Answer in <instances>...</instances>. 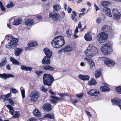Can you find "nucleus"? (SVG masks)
Returning <instances> with one entry per match:
<instances>
[{
  "label": "nucleus",
  "mask_w": 121,
  "mask_h": 121,
  "mask_svg": "<svg viewBox=\"0 0 121 121\" xmlns=\"http://www.w3.org/2000/svg\"><path fill=\"white\" fill-rule=\"evenodd\" d=\"M65 44L64 38L62 36L55 37L51 42L52 46L56 48H59L61 47Z\"/></svg>",
  "instance_id": "f257e3e1"
},
{
  "label": "nucleus",
  "mask_w": 121,
  "mask_h": 121,
  "mask_svg": "<svg viewBox=\"0 0 121 121\" xmlns=\"http://www.w3.org/2000/svg\"><path fill=\"white\" fill-rule=\"evenodd\" d=\"M43 81L45 85L51 86L54 81V79L52 76L50 74L44 73L43 77Z\"/></svg>",
  "instance_id": "f03ea898"
},
{
  "label": "nucleus",
  "mask_w": 121,
  "mask_h": 121,
  "mask_svg": "<svg viewBox=\"0 0 121 121\" xmlns=\"http://www.w3.org/2000/svg\"><path fill=\"white\" fill-rule=\"evenodd\" d=\"M98 52L97 49L92 45H89L87 49L85 51L86 56L91 57L95 56V54L97 53Z\"/></svg>",
  "instance_id": "7ed1b4c3"
},
{
  "label": "nucleus",
  "mask_w": 121,
  "mask_h": 121,
  "mask_svg": "<svg viewBox=\"0 0 121 121\" xmlns=\"http://www.w3.org/2000/svg\"><path fill=\"white\" fill-rule=\"evenodd\" d=\"M111 45V42H108L101 46V50L104 55H106L110 54L113 51V50L110 48Z\"/></svg>",
  "instance_id": "20e7f679"
},
{
  "label": "nucleus",
  "mask_w": 121,
  "mask_h": 121,
  "mask_svg": "<svg viewBox=\"0 0 121 121\" xmlns=\"http://www.w3.org/2000/svg\"><path fill=\"white\" fill-rule=\"evenodd\" d=\"M10 38L13 39L6 45V47L9 49H13L16 47L18 45V40L17 38H14L13 36L9 35Z\"/></svg>",
  "instance_id": "39448f33"
},
{
  "label": "nucleus",
  "mask_w": 121,
  "mask_h": 121,
  "mask_svg": "<svg viewBox=\"0 0 121 121\" xmlns=\"http://www.w3.org/2000/svg\"><path fill=\"white\" fill-rule=\"evenodd\" d=\"M108 38V35L104 32L99 33L97 36L98 41L99 43H104L106 42Z\"/></svg>",
  "instance_id": "423d86ee"
},
{
  "label": "nucleus",
  "mask_w": 121,
  "mask_h": 121,
  "mask_svg": "<svg viewBox=\"0 0 121 121\" xmlns=\"http://www.w3.org/2000/svg\"><path fill=\"white\" fill-rule=\"evenodd\" d=\"M53 11L50 13L49 16L50 18L54 21H58L60 18L59 15L56 12Z\"/></svg>",
  "instance_id": "0eeeda50"
},
{
  "label": "nucleus",
  "mask_w": 121,
  "mask_h": 121,
  "mask_svg": "<svg viewBox=\"0 0 121 121\" xmlns=\"http://www.w3.org/2000/svg\"><path fill=\"white\" fill-rule=\"evenodd\" d=\"M39 95V93L37 91H33L30 95V100L32 101L35 102L38 99Z\"/></svg>",
  "instance_id": "6e6552de"
},
{
  "label": "nucleus",
  "mask_w": 121,
  "mask_h": 121,
  "mask_svg": "<svg viewBox=\"0 0 121 121\" xmlns=\"http://www.w3.org/2000/svg\"><path fill=\"white\" fill-rule=\"evenodd\" d=\"M112 104L113 105L118 106L121 110V99L118 98H114L111 100Z\"/></svg>",
  "instance_id": "1a4fd4ad"
},
{
  "label": "nucleus",
  "mask_w": 121,
  "mask_h": 121,
  "mask_svg": "<svg viewBox=\"0 0 121 121\" xmlns=\"http://www.w3.org/2000/svg\"><path fill=\"white\" fill-rule=\"evenodd\" d=\"M104 61L105 64L108 66H113L115 64V63L114 61L110 60L108 58H105Z\"/></svg>",
  "instance_id": "9d476101"
},
{
  "label": "nucleus",
  "mask_w": 121,
  "mask_h": 121,
  "mask_svg": "<svg viewBox=\"0 0 121 121\" xmlns=\"http://www.w3.org/2000/svg\"><path fill=\"white\" fill-rule=\"evenodd\" d=\"M112 15L113 17L117 20L119 19L121 14L117 8H115L112 10Z\"/></svg>",
  "instance_id": "9b49d317"
},
{
  "label": "nucleus",
  "mask_w": 121,
  "mask_h": 121,
  "mask_svg": "<svg viewBox=\"0 0 121 121\" xmlns=\"http://www.w3.org/2000/svg\"><path fill=\"white\" fill-rule=\"evenodd\" d=\"M91 57L87 56L86 57L85 60L89 64L90 68H94L95 67V64L94 62L90 59Z\"/></svg>",
  "instance_id": "f8f14e48"
},
{
  "label": "nucleus",
  "mask_w": 121,
  "mask_h": 121,
  "mask_svg": "<svg viewBox=\"0 0 121 121\" xmlns=\"http://www.w3.org/2000/svg\"><path fill=\"white\" fill-rule=\"evenodd\" d=\"M42 108L45 111L48 112L52 109V106L49 103H47L43 105Z\"/></svg>",
  "instance_id": "ddd939ff"
},
{
  "label": "nucleus",
  "mask_w": 121,
  "mask_h": 121,
  "mask_svg": "<svg viewBox=\"0 0 121 121\" xmlns=\"http://www.w3.org/2000/svg\"><path fill=\"white\" fill-rule=\"evenodd\" d=\"M43 51L46 56L48 58H51L52 55V53L51 51L47 48H45L43 49Z\"/></svg>",
  "instance_id": "4468645a"
},
{
  "label": "nucleus",
  "mask_w": 121,
  "mask_h": 121,
  "mask_svg": "<svg viewBox=\"0 0 121 121\" xmlns=\"http://www.w3.org/2000/svg\"><path fill=\"white\" fill-rule=\"evenodd\" d=\"M99 92L98 90H92L87 92L88 95L91 96H98L99 94Z\"/></svg>",
  "instance_id": "2eb2a0df"
},
{
  "label": "nucleus",
  "mask_w": 121,
  "mask_h": 121,
  "mask_svg": "<svg viewBox=\"0 0 121 121\" xmlns=\"http://www.w3.org/2000/svg\"><path fill=\"white\" fill-rule=\"evenodd\" d=\"M0 77L4 79H6L7 78H14L13 75L10 73L6 74L5 73L0 74Z\"/></svg>",
  "instance_id": "dca6fc26"
},
{
  "label": "nucleus",
  "mask_w": 121,
  "mask_h": 121,
  "mask_svg": "<svg viewBox=\"0 0 121 121\" xmlns=\"http://www.w3.org/2000/svg\"><path fill=\"white\" fill-rule=\"evenodd\" d=\"M50 97L52 98V99H50V101L51 103L53 104H55L57 102V100H58L60 101H61V99H60V98L59 97H57L56 96L51 95Z\"/></svg>",
  "instance_id": "f3484780"
},
{
  "label": "nucleus",
  "mask_w": 121,
  "mask_h": 121,
  "mask_svg": "<svg viewBox=\"0 0 121 121\" xmlns=\"http://www.w3.org/2000/svg\"><path fill=\"white\" fill-rule=\"evenodd\" d=\"M15 47L14 49V54L16 56H18L21 54L23 51L22 48Z\"/></svg>",
  "instance_id": "a211bd4d"
},
{
  "label": "nucleus",
  "mask_w": 121,
  "mask_h": 121,
  "mask_svg": "<svg viewBox=\"0 0 121 121\" xmlns=\"http://www.w3.org/2000/svg\"><path fill=\"white\" fill-rule=\"evenodd\" d=\"M50 58L45 56H44L42 60V64L43 65L46 64L48 65L50 64Z\"/></svg>",
  "instance_id": "6ab92c4d"
},
{
  "label": "nucleus",
  "mask_w": 121,
  "mask_h": 121,
  "mask_svg": "<svg viewBox=\"0 0 121 121\" xmlns=\"http://www.w3.org/2000/svg\"><path fill=\"white\" fill-rule=\"evenodd\" d=\"M22 19L21 17L15 19L13 22V24L15 26L19 25L22 23Z\"/></svg>",
  "instance_id": "aec40b11"
},
{
  "label": "nucleus",
  "mask_w": 121,
  "mask_h": 121,
  "mask_svg": "<svg viewBox=\"0 0 121 121\" xmlns=\"http://www.w3.org/2000/svg\"><path fill=\"white\" fill-rule=\"evenodd\" d=\"M104 86H102L100 88L101 91L106 92V91H109L110 90V89L108 86V84L105 83Z\"/></svg>",
  "instance_id": "412c9836"
},
{
  "label": "nucleus",
  "mask_w": 121,
  "mask_h": 121,
  "mask_svg": "<svg viewBox=\"0 0 121 121\" xmlns=\"http://www.w3.org/2000/svg\"><path fill=\"white\" fill-rule=\"evenodd\" d=\"M80 79L84 81H88L90 78V77L88 75H83L80 74L78 77Z\"/></svg>",
  "instance_id": "4be33fe9"
},
{
  "label": "nucleus",
  "mask_w": 121,
  "mask_h": 121,
  "mask_svg": "<svg viewBox=\"0 0 121 121\" xmlns=\"http://www.w3.org/2000/svg\"><path fill=\"white\" fill-rule=\"evenodd\" d=\"M103 11L109 17H112V15L110 12V10L109 8L107 7H104L103 9Z\"/></svg>",
  "instance_id": "5701e85b"
},
{
  "label": "nucleus",
  "mask_w": 121,
  "mask_h": 121,
  "mask_svg": "<svg viewBox=\"0 0 121 121\" xmlns=\"http://www.w3.org/2000/svg\"><path fill=\"white\" fill-rule=\"evenodd\" d=\"M34 21L33 19H28L25 21V25L27 26H30L32 25L34 23Z\"/></svg>",
  "instance_id": "b1692460"
},
{
  "label": "nucleus",
  "mask_w": 121,
  "mask_h": 121,
  "mask_svg": "<svg viewBox=\"0 0 121 121\" xmlns=\"http://www.w3.org/2000/svg\"><path fill=\"white\" fill-rule=\"evenodd\" d=\"M21 69L22 70H24L26 71L28 70L30 72L32 70V67L23 65L21 66Z\"/></svg>",
  "instance_id": "393cba45"
},
{
  "label": "nucleus",
  "mask_w": 121,
  "mask_h": 121,
  "mask_svg": "<svg viewBox=\"0 0 121 121\" xmlns=\"http://www.w3.org/2000/svg\"><path fill=\"white\" fill-rule=\"evenodd\" d=\"M84 38L85 40L87 41H91L92 40V35L90 34L87 32L85 35Z\"/></svg>",
  "instance_id": "a878e982"
},
{
  "label": "nucleus",
  "mask_w": 121,
  "mask_h": 121,
  "mask_svg": "<svg viewBox=\"0 0 121 121\" xmlns=\"http://www.w3.org/2000/svg\"><path fill=\"white\" fill-rule=\"evenodd\" d=\"M33 113L35 116L38 117H40L41 116V114L39 110L36 108H35L34 110Z\"/></svg>",
  "instance_id": "bb28decb"
},
{
  "label": "nucleus",
  "mask_w": 121,
  "mask_h": 121,
  "mask_svg": "<svg viewBox=\"0 0 121 121\" xmlns=\"http://www.w3.org/2000/svg\"><path fill=\"white\" fill-rule=\"evenodd\" d=\"M44 117L46 119H54L55 117L53 114L48 113L45 115Z\"/></svg>",
  "instance_id": "cd10ccee"
},
{
  "label": "nucleus",
  "mask_w": 121,
  "mask_h": 121,
  "mask_svg": "<svg viewBox=\"0 0 121 121\" xmlns=\"http://www.w3.org/2000/svg\"><path fill=\"white\" fill-rule=\"evenodd\" d=\"M64 52H67L71 51L72 49V48L69 46H66L63 48Z\"/></svg>",
  "instance_id": "c85d7f7f"
},
{
  "label": "nucleus",
  "mask_w": 121,
  "mask_h": 121,
  "mask_svg": "<svg viewBox=\"0 0 121 121\" xmlns=\"http://www.w3.org/2000/svg\"><path fill=\"white\" fill-rule=\"evenodd\" d=\"M6 107L8 108L9 110V112L12 115H13L14 114V110L13 109V107L12 106L10 105H6Z\"/></svg>",
  "instance_id": "c756f323"
},
{
  "label": "nucleus",
  "mask_w": 121,
  "mask_h": 121,
  "mask_svg": "<svg viewBox=\"0 0 121 121\" xmlns=\"http://www.w3.org/2000/svg\"><path fill=\"white\" fill-rule=\"evenodd\" d=\"M43 68L44 69L46 70H49L51 71L54 70V68L50 65H44Z\"/></svg>",
  "instance_id": "7c9ffc66"
},
{
  "label": "nucleus",
  "mask_w": 121,
  "mask_h": 121,
  "mask_svg": "<svg viewBox=\"0 0 121 121\" xmlns=\"http://www.w3.org/2000/svg\"><path fill=\"white\" fill-rule=\"evenodd\" d=\"M10 61L12 62V63L14 65H18L20 64V63L18 61L12 57H10Z\"/></svg>",
  "instance_id": "2f4dec72"
},
{
  "label": "nucleus",
  "mask_w": 121,
  "mask_h": 121,
  "mask_svg": "<svg viewBox=\"0 0 121 121\" xmlns=\"http://www.w3.org/2000/svg\"><path fill=\"white\" fill-rule=\"evenodd\" d=\"M101 74V69H99L95 72V75L96 78H98L100 77Z\"/></svg>",
  "instance_id": "473e14b6"
},
{
  "label": "nucleus",
  "mask_w": 121,
  "mask_h": 121,
  "mask_svg": "<svg viewBox=\"0 0 121 121\" xmlns=\"http://www.w3.org/2000/svg\"><path fill=\"white\" fill-rule=\"evenodd\" d=\"M38 43L36 41H32L31 42L28 43V46L29 47H32L37 46Z\"/></svg>",
  "instance_id": "72a5a7b5"
},
{
  "label": "nucleus",
  "mask_w": 121,
  "mask_h": 121,
  "mask_svg": "<svg viewBox=\"0 0 121 121\" xmlns=\"http://www.w3.org/2000/svg\"><path fill=\"white\" fill-rule=\"evenodd\" d=\"M101 4L102 6H109L111 4V3L109 2L104 1L102 2Z\"/></svg>",
  "instance_id": "f704fd0d"
},
{
  "label": "nucleus",
  "mask_w": 121,
  "mask_h": 121,
  "mask_svg": "<svg viewBox=\"0 0 121 121\" xmlns=\"http://www.w3.org/2000/svg\"><path fill=\"white\" fill-rule=\"evenodd\" d=\"M97 83L96 80L92 78L91 80L88 85L90 86H91L93 85H95Z\"/></svg>",
  "instance_id": "c9c22d12"
},
{
  "label": "nucleus",
  "mask_w": 121,
  "mask_h": 121,
  "mask_svg": "<svg viewBox=\"0 0 121 121\" xmlns=\"http://www.w3.org/2000/svg\"><path fill=\"white\" fill-rule=\"evenodd\" d=\"M53 8L54 9V11H58L60 9V7L58 4H56L53 6Z\"/></svg>",
  "instance_id": "e433bc0d"
},
{
  "label": "nucleus",
  "mask_w": 121,
  "mask_h": 121,
  "mask_svg": "<svg viewBox=\"0 0 121 121\" xmlns=\"http://www.w3.org/2000/svg\"><path fill=\"white\" fill-rule=\"evenodd\" d=\"M7 62L6 58L5 57L4 58V60L0 63V67L4 66L7 63Z\"/></svg>",
  "instance_id": "4c0bfd02"
},
{
  "label": "nucleus",
  "mask_w": 121,
  "mask_h": 121,
  "mask_svg": "<svg viewBox=\"0 0 121 121\" xmlns=\"http://www.w3.org/2000/svg\"><path fill=\"white\" fill-rule=\"evenodd\" d=\"M66 33L67 34V35L68 37H71V35H72V31L71 29H70L69 28L67 29L66 30Z\"/></svg>",
  "instance_id": "58836bf2"
},
{
  "label": "nucleus",
  "mask_w": 121,
  "mask_h": 121,
  "mask_svg": "<svg viewBox=\"0 0 121 121\" xmlns=\"http://www.w3.org/2000/svg\"><path fill=\"white\" fill-rule=\"evenodd\" d=\"M115 90L118 94H121V86L116 87Z\"/></svg>",
  "instance_id": "ea45409f"
},
{
  "label": "nucleus",
  "mask_w": 121,
  "mask_h": 121,
  "mask_svg": "<svg viewBox=\"0 0 121 121\" xmlns=\"http://www.w3.org/2000/svg\"><path fill=\"white\" fill-rule=\"evenodd\" d=\"M19 111H15V114L13 116V118H18L19 117Z\"/></svg>",
  "instance_id": "a19ab883"
},
{
  "label": "nucleus",
  "mask_w": 121,
  "mask_h": 121,
  "mask_svg": "<svg viewBox=\"0 0 121 121\" xmlns=\"http://www.w3.org/2000/svg\"><path fill=\"white\" fill-rule=\"evenodd\" d=\"M43 73V71L41 70H36L35 72V73L36 74L38 77L40 76L41 74Z\"/></svg>",
  "instance_id": "79ce46f5"
},
{
  "label": "nucleus",
  "mask_w": 121,
  "mask_h": 121,
  "mask_svg": "<svg viewBox=\"0 0 121 121\" xmlns=\"http://www.w3.org/2000/svg\"><path fill=\"white\" fill-rule=\"evenodd\" d=\"M40 89L44 93H45L48 90V88H45V87L43 86H42L40 87Z\"/></svg>",
  "instance_id": "37998d69"
},
{
  "label": "nucleus",
  "mask_w": 121,
  "mask_h": 121,
  "mask_svg": "<svg viewBox=\"0 0 121 121\" xmlns=\"http://www.w3.org/2000/svg\"><path fill=\"white\" fill-rule=\"evenodd\" d=\"M14 6V4L12 2H10L7 5V8H12Z\"/></svg>",
  "instance_id": "c03bdc74"
},
{
  "label": "nucleus",
  "mask_w": 121,
  "mask_h": 121,
  "mask_svg": "<svg viewBox=\"0 0 121 121\" xmlns=\"http://www.w3.org/2000/svg\"><path fill=\"white\" fill-rule=\"evenodd\" d=\"M0 7L1 9L4 12L5 11V8L4 7L1 1H0Z\"/></svg>",
  "instance_id": "a18cd8bd"
},
{
  "label": "nucleus",
  "mask_w": 121,
  "mask_h": 121,
  "mask_svg": "<svg viewBox=\"0 0 121 121\" xmlns=\"http://www.w3.org/2000/svg\"><path fill=\"white\" fill-rule=\"evenodd\" d=\"M7 97L5 95H3L1 96L0 97V99H2L4 101V102L8 99Z\"/></svg>",
  "instance_id": "49530a36"
},
{
  "label": "nucleus",
  "mask_w": 121,
  "mask_h": 121,
  "mask_svg": "<svg viewBox=\"0 0 121 121\" xmlns=\"http://www.w3.org/2000/svg\"><path fill=\"white\" fill-rule=\"evenodd\" d=\"M73 14H72L71 18L73 20L74 19V17L76 16H77V13L73 11H72Z\"/></svg>",
  "instance_id": "de8ad7c7"
},
{
  "label": "nucleus",
  "mask_w": 121,
  "mask_h": 121,
  "mask_svg": "<svg viewBox=\"0 0 121 121\" xmlns=\"http://www.w3.org/2000/svg\"><path fill=\"white\" fill-rule=\"evenodd\" d=\"M10 90H11L10 91V92H11V91H12V92L13 93H16L18 92L17 90L14 88H11L10 89Z\"/></svg>",
  "instance_id": "09e8293b"
},
{
  "label": "nucleus",
  "mask_w": 121,
  "mask_h": 121,
  "mask_svg": "<svg viewBox=\"0 0 121 121\" xmlns=\"http://www.w3.org/2000/svg\"><path fill=\"white\" fill-rule=\"evenodd\" d=\"M108 27V26L105 25L103 26L102 28V29L104 31L107 32H107H108V31L107 30V29Z\"/></svg>",
  "instance_id": "8fccbe9b"
},
{
  "label": "nucleus",
  "mask_w": 121,
  "mask_h": 121,
  "mask_svg": "<svg viewBox=\"0 0 121 121\" xmlns=\"http://www.w3.org/2000/svg\"><path fill=\"white\" fill-rule=\"evenodd\" d=\"M8 101L11 105L13 106H14L15 103L13 102L12 99L11 98H9L8 99Z\"/></svg>",
  "instance_id": "3c124183"
},
{
  "label": "nucleus",
  "mask_w": 121,
  "mask_h": 121,
  "mask_svg": "<svg viewBox=\"0 0 121 121\" xmlns=\"http://www.w3.org/2000/svg\"><path fill=\"white\" fill-rule=\"evenodd\" d=\"M59 95L62 98H64L65 97V95L68 96L69 95L68 94H64L63 93H60L59 94Z\"/></svg>",
  "instance_id": "603ef678"
},
{
  "label": "nucleus",
  "mask_w": 121,
  "mask_h": 121,
  "mask_svg": "<svg viewBox=\"0 0 121 121\" xmlns=\"http://www.w3.org/2000/svg\"><path fill=\"white\" fill-rule=\"evenodd\" d=\"M21 92L22 96L23 98H24L25 97V92L24 90H21Z\"/></svg>",
  "instance_id": "864d4df0"
},
{
  "label": "nucleus",
  "mask_w": 121,
  "mask_h": 121,
  "mask_svg": "<svg viewBox=\"0 0 121 121\" xmlns=\"http://www.w3.org/2000/svg\"><path fill=\"white\" fill-rule=\"evenodd\" d=\"M83 94H77L76 95V96L78 98H82L83 96Z\"/></svg>",
  "instance_id": "5fc2aeb1"
},
{
  "label": "nucleus",
  "mask_w": 121,
  "mask_h": 121,
  "mask_svg": "<svg viewBox=\"0 0 121 121\" xmlns=\"http://www.w3.org/2000/svg\"><path fill=\"white\" fill-rule=\"evenodd\" d=\"M102 21V19L100 17L98 18L96 20V22L98 23H99Z\"/></svg>",
  "instance_id": "6e6d98bb"
},
{
  "label": "nucleus",
  "mask_w": 121,
  "mask_h": 121,
  "mask_svg": "<svg viewBox=\"0 0 121 121\" xmlns=\"http://www.w3.org/2000/svg\"><path fill=\"white\" fill-rule=\"evenodd\" d=\"M50 88H51V87H50L49 88V91L48 92L52 95H54V93L52 92L51 89H50Z\"/></svg>",
  "instance_id": "4d7b16f0"
},
{
  "label": "nucleus",
  "mask_w": 121,
  "mask_h": 121,
  "mask_svg": "<svg viewBox=\"0 0 121 121\" xmlns=\"http://www.w3.org/2000/svg\"><path fill=\"white\" fill-rule=\"evenodd\" d=\"M36 18L38 20H40L42 18V17L41 16L39 15L36 17Z\"/></svg>",
  "instance_id": "13d9d810"
},
{
  "label": "nucleus",
  "mask_w": 121,
  "mask_h": 121,
  "mask_svg": "<svg viewBox=\"0 0 121 121\" xmlns=\"http://www.w3.org/2000/svg\"><path fill=\"white\" fill-rule=\"evenodd\" d=\"M72 10V9L71 8L69 7L68 8L67 10L68 13H71Z\"/></svg>",
  "instance_id": "bf43d9fd"
},
{
  "label": "nucleus",
  "mask_w": 121,
  "mask_h": 121,
  "mask_svg": "<svg viewBox=\"0 0 121 121\" xmlns=\"http://www.w3.org/2000/svg\"><path fill=\"white\" fill-rule=\"evenodd\" d=\"M85 112L87 115L89 116V117H91V116L92 115L89 112H88L86 110L85 111Z\"/></svg>",
  "instance_id": "052dcab7"
},
{
  "label": "nucleus",
  "mask_w": 121,
  "mask_h": 121,
  "mask_svg": "<svg viewBox=\"0 0 121 121\" xmlns=\"http://www.w3.org/2000/svg\"><path fill=\"white\" fill-rule=\"evenodd\" d=\"M9 35H6L5 36V39H7L8 40H9V38H10V36H9Z\"/></svg>",
  "instance_id": "680f3d73"
},
{
  "label": "nucleus",
  "mask_w": 121,
  "mask_h": 121,
  "mask_svg": "<svg viewBox=\"0 0 121 121\" xmlns=\"http://www.w3.org/2000/svg\"><path fill=\"white\" fill-rule=\"evenodd\" d=\"M78 28H81L82 27V25L81 22H79L78 25Z\"/></svg>",
  "instance_id": "e2e57ef3"
},
{
  "label": "nucleus",
  "mask_w": 121,
  "mask_h": 121,
  "mask_svg": "<svg viewBox=\"0 0 121 121\" xmlns=\"http://www.w3.org/2000/svg\"><path fill=\"white\" fill-rule=\"evenodd\" d=\"M6 68L7 69H8L9 70H11V69L10 68V66L9 64H8V65H6Z\"/></svg>",
  "instance_id": "0e129e2a"
},
{
  "label": "nucleus",
  "mask_w": 121,
  "mask_h": 121,
  "mask_svg": "<svg viewBox=\"0 0 121 121\" xmlns=\"http://www.w3.org/2000/svg\"><path fill=\"white\" fill-rule=\"evenodd\" d=\"M11 92H10V93H8L7 95H5L6 96H7V98L9 97H10L11 95Z\"/></svg>",
  "instance_id": "69168bd1"
},
{
  "label": "nucleus",
  "mask_w": 121,
  "mask_h": 121,
  "mask_svg": "<svg viewBox=\"0 0 121 121\" xmlns=\"http://www.w3.org/2000/svg\"><path fill=\"white\" fill-rule=\"evenodd\" d=\"M63 48H62L61 50H59L58 51V53L60 54H62L63 52H64Z\"/></svg>",
  "instance_id": "338daca9"
},
{
  "label": "nucleus",
  "mask_w": 121,
  "mask_h": 121,
  "mask_svg": "<svg viewBox=\"0 0 121 121\" xmlns=\"http://www.w3.org/2000/svg\"><path fill=\"white\" fill-rule=\"evenodd\" d=\"M78 32V28L77 27H76L75 30V34H76Z\"/></svg>",
  "instance_id": "774afa93"
}]
</instances>
